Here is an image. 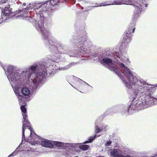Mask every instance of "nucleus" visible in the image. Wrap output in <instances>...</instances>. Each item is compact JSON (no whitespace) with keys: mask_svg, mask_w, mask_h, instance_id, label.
Listing matches in <instances>:
<instances>
[{"mask_svg":"<svg viewBox=\"0 0 157 157\" xmlns=\"http://www.w3.org/2000/svg\"><path fill=\"white\" fill-rule=\"evenodd\" d=\"M129 73L128 76L130 84L126 85L129 88H132V91L135 96L133 97L131 104H121L110 108L105 112L106 115L119 108L122 114L127 116L132 114L135 110H141L157 104V98H155L152 93L157 87L155 85L148 83L146 81L140 77L135 76L130 72Z\"/></svg>","mask_w":157,"mask_h":157,"instance_id":"7ed1b4c3","label":"nucleus"},{"mask_svg":"<svg viewBox=\"0 0 157 157\" xmlns=\"http://www.w3.org/2000/svg\"><path fill=\"white\" fill-rule=\"evenodd\" d=\"M155 86H156L157 87V84H155Z\"/></svg>","mask_w":157,"mask_h":157,"instance_id":"c756f323","label":"nucleus"},{"mask_svg":"<svg viewBox=\"0 0 157 157\" xmlns=\"http://www.w3.org/2000/svg\"><path fill=\"white\" fill-rule=\"evenodd\" d=\"M0 8L2 10V18L6 17L5 21L10 18V15L13 12L11 8H10V6L8 3V0H0Z\"/></svg>","mask_w":157,"mask_h":157,"instance_id":"6e6552de","label":"nucleus"},{"mask_svg":"<svg viewBox=\"0 0 157 157\" xmlns=\"http://www.w3.org/2000/svg\"><path fill=\"white\" fill-rule=\"evenodd\" d=\"M19 99L20 105H21V109L22 112V114L23 116V125L22 127V139L21 142L19 146L23 144V142L24 140L26 141L25 136V129L26 127L30 130V136L29 137L28 139L31 140L33 137V134L36 136V134L33 131V128L30 126V124L27 119V116L26 114L27 110L25 106H26V101L27 99L25 98H23L21 96H19Z\"/></svg>","mask_w":157,"mask_h":157,"instance_id":"423d86ee","label":"nucleus"},{"mask_svg":"<svg viewBox=\"0 0 157 157\" xmlns=\"http://www.w3.org/2000/svg\"><path fill=\"white\" fill-rule=\"evenodd\" d=\"M2 65V64H1V62H0V65Z\"/></svg>","mask_w":157,"mask_h":157,"instance_id":"7c9ffc66","label":"nucleus"},{"mask_svg":"<svg viewBox=\"0 0 157 157\" xmlns=\"http://www.w3.org/2000/svg\"><path fill=\"white\" fill-rule=\"evenodd\" d=\"M78 63L77 62H71L66 66L63 67H60L59 69L61 70H67L73 67L75 65H77Z\"/></svg>","mask_w":157,"mask_h":157,"instance_id":"f8f14e48","label":"nucleus"},{"mask_svg":"<svg viewBox=\"0 0 157 157\" xmlns=\"http://www.w3.org/2000/svg\"><path fill=\"white\" fill-rule=\"evenodd\" d=\"M127 48L125 49L123 48L121 52L120 51V49H113V52L110 55L115 60H112L109 58H103L101 56H99V58L102 63L107 65L109 69L114 72L122 79L127 88L132 89V88H129L126 85L127 84H130L129 78L128 75L130 72L135 76L139 77L135 75L131 70L124 64L119 62L120 60L122 62L125 63L126 64L130 63L129 59L124 56L125 55V53Z\"/></svg>","mask_w":157,"mask_h":157,"instance_id":"20e7f679","label":"nucleus"},{"mask_svg":"<svg viewBox=\"0 0 157 157\" xmlns=\"http://www.w3.org/2000/svg\"><path fill=\"white\" fill-rule=\"evenodd\" d=\"M89 143H91L90 141L89 140H87L83 142V143L84 144H88Z\"/></svg>","mask_w":157,"mask_h":157,"instance_id":"b1692460","label":"nucleus"},{"mask_svg":"<svg viewBox=\"0 0 157 157\" xmlns=\"http://www.w3.org/2000/svg\"><path fill=\"white\" fill-rule=\"evenodd\" d=\"M89 86L90 87V88H93V87L90 86Z\"/></svg>","mask_w":157,"mask_h":157,"instance_id":"c85d7f7f","label":"nucleus"},{"mask_svg":"<svg viewBox=\"0 0 157 157\" xmlns=\"http://www.w3.org/2000/svg\"><path fill=\"white\" fill-rule=\"evenodd\" d=\"M6 18V17H3V18H2V16H1V18L0 19V25L3 22H6L7 21V20L9 19L8 18V19L6 20V21H5V18Z\"/></svg>","mask_w":157,"mask_h":157,"instance_id":"412c9836","label":"nucleus"},{"mask_svg":"<svg viewBox=\"0 0 157 157\" xmlns=\"http://www.w3.org/2000/svg\"><path fill=\"white\" fill-rule=\"evenodd\" d=\"M123 157H132L135 152L128 148H125L122 150Z\"/></svg>","mask_w":157,"mask_h":157,"instance_id":"9d476101","label":"nucleus"},{"mask_svg":"<svg viewBox=\"0 0 157 157\" xmlns=\"http://www.w3.org/2000/svg\"><path fill=\"white\" fill-rule=\"evenodd\" d=\"M101 135H97V137H99Z\"/></svg>","mask_w":157,"mask_h":157,"instance_id":"bb28decb","label":"nucleus"},{"mask_svg":"<svg viewBox=\"0 0 157 157\" xmlns=\"http://www.w3.org/2000/svg\"><path fill=\"white\" fill-rule=\"evenodd\" d=\"M63 1L71 4L75 2V0H48L34 3V10L36 13L34 17H37L36 19H34L36 22L34 21L33 24H35L37 30L41 33L42 39L45 40V46L53 54H66L70 57H78L85 54H90L91 42L88 40L86 34L81 36V34L85 33L84 29L77 31V33L74 34L70 40V42L72 43L75 40H77L75 48L78 49V52L70 50L65 45L54 38H49L51 33L48 28L52 24L51 17L52 13L51 10L55 9L61 2L64 3Z\"/></svg>","mask_w":157,"mask_h":157,"instance_id":"f257e3e1","label":"nucleus"},{"mask_svg":"<svg viewBox=\"0 0 157 157\" xmlns=\"http://www.w3.org/2000/svg\"><path fill=\"white\" fill-rule=\"evenodd\" d=\"M97 136V135L95 134L94 136H91L89 137L88 138V140H89L90 143H91L96 138Z\"/></svg>","mask_w":157,"mask_h":157,"instance_id":"a211bd4d","label":"nucleus"},{"mask_svg":"<svg viewBox=\"0 0 157 157\" xmlns=\"http://www.w3.org/2000/svg\"><path fill=\"white\" fill-rule=\"evenodd\" d=\"M76 5H77V6H80V5L79 3L77 4H76Z\"/></svg>","mask_w":157,"mask_h":157,"instance_id":"a878e982","label":"nucleus"},{"mask_svg":"<svg viewBox=\"0 0 157 157\" xmlns=\"http://www.w3.org/2000/svg\"><path fill=\"white\" fill-rule=\"evenodd\" d=\"M75 78H76L75 80H76L77 81L79 82H84V83H85V84H87V85L88 86H90L85 81H83L82 80L79 78H77V77H75Z\"/></svg>","mask_w":157,"mask_h":157,"instance_id":"4be33fe9","label":"nucleus"},{"mask_svg":"<svg viewBox=\"0 0 157 157\" xmlns=\"http://www.w3.org/2000/svg\"><path fill=\"white\" fill-rule=\"evenodd\" d=\"M48 55L44 61L31 66L25 71H21L15 66H6L2 65L16 94L27 99L31 93L36 91L39 85L42 83L48 75V69L50 68L51 73L53 70L52 63L56 62L57 54Z\"/></svg>","mask_w":157,"mask_h":157,"instance_id":"f03ea898","label":"nucleus"},{"mask_svg":"<svg viewBox=\"0 0 157 157\" xmlns=\"http://www.w3.org/2000/svg\"><path fill=\"white\" fill-rule=\"evenodd\" d=\"M71 85V86H72L73 87H74L72 86V85ZM74 88H75L74 87Z\"/></svg>","mask_w":157,"mask_h":157,"instance_id":"2f4dec72","label":"nucleus"},{"mask_svg":"<svg viewBox=\"0 0 157 157\" xmlns=\"http://www.w3.org/2000/svg\"><path fill=\"white\" fill-rule=\"evenodd\" d=\"M77 157V156H75V157Z\"/></svg>","mask_w":157,"mask_h":157,"instance_id":"72a5a7b5","label":"nucleus"},{"mask_svg":"<svg viewBox=\"0 0 157 157\" xmlns=\"http://www.w3.org/2000/svg\"><path fill=\"white\" fill-rule=\"evenodd\" d=\"M19 146H18V147L16 148V150L14 151L13 153L11 154L10 155H9L7 157H11L15 155H16L18 151V149Z\"/></svg>","mask_w":157,"mask_h":157,"instance_id":"f3484780","label":"nucleus"},{"mask_svg":"<svg viewBox=\"0 0 157 157\" xmlns=\"http://www.w3.org/2000/svg\"><path fill=\"white\" fill-rule=\"evenodd\" d=\"M73 144V147H72V148H71V149H70L69 150V151H68L66 149H64V148H62V149H65V150L66 151H67V152H65L63 154L66 156H69V153H68L67 152H69L70 153H71L72 152H71V150H72L74 148H75V145L74 144ZM60 149H61V148H60Z\"/></svg>","mask_w":157,"mask_h":157,"instance_id":"2eb2a0df","label":"nucleus"},{"mask_svg":"<svg viewBox=\"0 0 157 157\" xmlns=\"http://www.w3.org/2000/svg\"><path fill=\"white\" fill-rule=\"evenodd\" d=\"M83 13H79V14L77 15V17L78 19H83L85 20V17H84L83 16Z\"/></svg>","mask_w":157,"mask_h":157,"instance_id":"aec40b11","label":"nucleus"},{"mask_svg":"<svg viewBox=\"0 0 157 157\" xmlns=\"http://www.w3.org/2000/svg\"><path fill=\"white\" fill-rule=\"evenodd\" d=\"M18 11L19 12L18 13L22 12V14H21V16L23 18V19H25L31 22H33L34 21L36 22V21L34 19L32 18L29 16L26 15L25 14H24L25 13L24 11L22 10V9H19Z\"/></svg>","mask_w":157,"mask_h":157,"instance_id":"9b49d317","label":"nucleus"},{"mask_svg":"<svg viewBox=\"0 0 157 157\" xmlns=\"http://www.w3.org/2000/svg\"><path fill=\"white\" fill-rule=\"evenodd\" d=\"M89 146L88 145L83 144L80 146V148L83 151H86L88 149Z\"/></svg>","mask_w":157,"mask_h":157,"instance_id":"dca6fc26","label":"nucleus"},{"mask_svg":"<svg viewBox=\"0 0 157 157\" xmlns=\"http://www.w3.org/2000/svg\"><path fill=\"white\" fill-rule=\"evenodd\" d=\"M146 0H116L109 2V3L106 4L105 2H102L100 4L96 3L97 6H92L91 7L105 6L113 5L125 4L130 5L136 7V9L132 18V21L124 33L123 39L124 41L120 46V51L121 52L123 48H127V45L132 40L131 37L134 32L136 22L139 14L145 12L148 6V4L146 2Z\"/></svg>","mask_w":157,"mask_h":157,"instance_id":"39448f33","label":"nucleus"},{"mask_svg":"<svg viewBox=\"0 0 157 157\" xmlns=\"http://www.w3.org/2000/svg\"><path fill=\"white\" fill-rule=\"evenodd\" d=\"M157 156V153L155 154L154 155H153L151 157H156Z\"/></svg>","mask_w":157,"mask_h":157,"instance_id":"393cba45","label":"nucleus"},{"mask_svg":"<svg viewBox=\"0 0 157 157\" xmlns=\"http://www.w3.org/2000/svg\"><path fill=\"white\" fill-rule=\"evenodd\" d=\"M112 141L111 140H107L106 141H105V147L110 146L112 144Z\"/></svg>","mask_w":157,"mask_h":157,"instance_id":"6ab92c4d","label":"nucleus"},{"mask_svg":"<svg viewBox=\"0 0 157 157\" xmlns=\"http://www.w3.org/2000/svg\"><path fill=\"white\" fill-rule=\"evenodd\" d=\"M110 154L113 157H123L122 150L118 148H114L111 149Z\"/></svg>","mask_w":157,"mask_h":157,"instance_id":"1a4fd4ad","label":"nucleus"},{"mask_svg":"<svg viewBox=\"0 0 157 157\" xmlns=\"http://www.w3.org/2000/svg\"><path fill=\"white\" fill-rule=\"evenodd\" d=\"M108 126L107 125H104L102 127H101L102 129V130L104 129H107Z\"/></svg>","mask_w":157,"mask_h":157,"instance_id":"5701e85b","label":"nucleus"},{"mask_svg":"<svg viewBox=\"0 0 157 157\" xmlns=\"http://www.w3.org/2000/svg\"><path fill=\"white\" fill-rule=\"evenodd\" d=\"M23 5H24V6H25L26 5V3H24L23 4Z\"/></svg>","mask_w":157,"mask_h":157,"instance_id":"cd10ccee","label":"nucleus"},{"mask_svg":"<svg viewBox=\"0 0 157 157\" xmlns=\"http://www.w3.org/2000/svg\"><path fill=\"white\" fill-rule=\"evenodd\" d=\"M98 122L99 121L97 120H96L95 123V133H99V132H101L102 130L101 127L100 128L98 126Z\"/></svg>","mask_w":157,"mask_h":157,"instance_id":"4468645a","label":"nucleus"},{"mask_svg":"<svg viewBox=\"0 0 157 157\" xmlns=\"http://www.w3.org/2000/svg\"><path fill=\"white\" fill-rule=\"evenodd\" d=\"M33 5V4H29V6H28L26 8L24 9L22 8V10L24 11L25 13L24 14H25L26 15L29 16V13H29V10L33 9L34 10Z\"/></svg>","mask_w":157,"mask_h":157,"instance_id":"ddd939ff","label":"nucleus"},{"mask_svg":"<svg viewBox=\"0 0 157 157\" xmlns=\"http://www.w3.org/2000/svg\"><path fill=\"white\" fill-rule=\"evenodd\" d=\"M42 146L46 148H53L54 145L59 148H64L69 151L73 146L71 143H65L59 141H52L45 139H42L40 141Z\"/></svg>","mask_w":157,"mask_h":157,"instance_id":"0eeeda50","label":"nucleus"},{"mask_svg":"<svg viewBox=\"0 0 157 157\" xmlns=\"http://www.w3.org/2000/svg\"><path fill=\"white\" fill-rule=\"evenodd\" d=\"M39 138H40V139H41V138L40 137Z\"/></svg>","mask_w":157,"mask_h":157,"instance_id":"473e14b6","label":"nucleus"}]
</instances>
